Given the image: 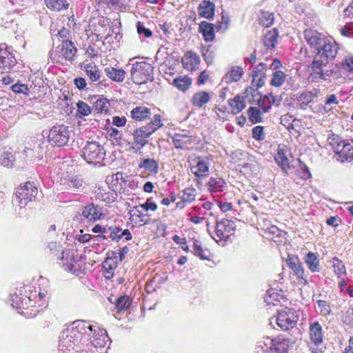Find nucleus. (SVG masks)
Returning <instances> with one entry per match:
<instances>
[{
    "mask_svg": "<svg viewBox=\"0 0 353 353\" xmlns=\"http://www.w3.org/2000/svg\"><path fill=\"white\" fill-rule=\"evenodd\" d=\"M161 117L160 114H154L152 121L147 125L142 126L148 134L152 135L155 131L163 126Z\"/></svg>",
    "mask_w": 353,
    "mask_h": 353,
    "instance_id": "2f4dec72",
    "label": "nucleus"
},
{
    "mask_svg": "<svg viewBox=\"0 0 353 353\" xmlns=\"http://www.w3.org/2000/svg\"><path fill=\"white\" fill-rule=\"evenodd\" d=\"M341 34L344 37H353V22L347 23L340 30Z\"/></svg>",
    "mask_w": 353,
    "mask_h": 353,
    "instance_id": "052dcab7",
    "label": "nucleus"
},
{
    "mask_svg": "<svg viewBox=\"0 0 353 353\" xmlns=\"http://www.w3.org/2000/svg\"><path fill=\"white\" fill-rule=\"evenodd\" d=\"M275 103V97L272 94L265 95L262 97L259 107L263 112L269 111L272 105Z\"/></svg>",
    "mask_w": 353,
    "mask_h": 353,
    "instance_id": "a18cd8bd",
    "label": "nucleus"
},
{
    "mask_svg": "<svg viewBox=\"0 0 353 353\" xmlns=\"http://www.w3.org/2000/svg\"><path fill=\"white\" fill-rule=\"evenodd\" d=\"M82 157L90 164H99L105 159V151L102 145L96 141H91L82 149Z\"/></svg>",
    "mask_w": 353,
    "mask_h": 353,
    "instance_id": "f03ea898",
    "label": "nucleus"
},
{
    "mask_svg": "<svg viewBox=\"0 0 353 353\" xmlns=\"http://www.w3.org/2000/svg\"><path fill=\"white\" fill-rule=\"evenodd\" d=\"M49 141L52 145L61 147L66 145L69 140V131L65 125H55L48 134Z\"/></svg>",
    "mask_w": 353,
    "mask_h": 353,
    "instance_id": "0eeeda50",
    "label": "nucleus"
},
{
    "mask_svg": "<svg viewBox=\"0 0 353 353\" xmlns=\"http://www.w3.org/2000/svg\"><path fill=\"white\" fill-rule=\"evenodd\" d=\"M194 253L196 256L199 257L202 260L208 259V252L204 250L200 242L199 241H194V248H193Z\"/></svg>",
    "mask_w": 353,
    "mask_h": 353,
    "instance_id": "603ef678",
    "label": "nucleus"
},
{
    "mask_svg": "<svg viewBox=\"0 0 353 353\" xmlns=\"http://www.w3.org/2000/svg\"><path fill=\"white\" fill-rule=\"evenodd\" d=\"M310 338L315 344L319 345L323 342L322 327L319 322H314L310 325Z\"/></svg>",
    "mask_w": 353,
    "mask_h": 353,
    "instance_id": "4be33fe9",
    "label": "nucleus"
},
{
    "mask_svg": "<svg viewBox=\"0 0 353 353\" xmlns=\"http://www.w3.org/2000/svg\"><path fill=\"white\" fill-rule=\"evenodd\" d=\"M236 225L233 221L229 219L217 220L214 235L211 236L216 241H226L234 232Z\"/></svg>",
    "mask_w": 353,
    "mask_h": 353,
    "instance_id": "423d86ee",
    "label": "nucleus"
},
{
    "mask_svg": "<svg viewBox=\"0 0 353 353\" xmlns=\"http://www.w3.org/2000/svg\"><path fill=\"white\" fill-rule=\"evenodd\" d=\"M199 14L206 19L212 18L214 14V3L210 1H203L199 5Z\"/></svg>",
    "mask_w": 353,
    "mask_h": 353,
    "instance_id": "c756f323",
    "label": "nucleus"
},
{
    "mask_svg": "<svg viewBox=\"0 0 353 353\" xmlns=\"http://www.w3.org/2000/svg\"><path fill=\"white\" fill-rule=\"evenodd\" d=\"M137 32L139 34H143L145 37H150L152 36V32L150 30L147 29L143 23L138 22L137 25Z\"/></svg>",
    "mask_w": 353,
    "mask_h": 353,
    "instance_id": "e2e57ef3",
    "label": "nucleus"
},
{
    "mask_svg": "<svg viewBox=\"0 0 353 353\" xmlns=\"http://www.w3.org/2000/svg\"><path fill=\"white\" fill-rule=\"evenodd\" d=\"M257 89L258 88H256L255 89H253L252 88H246L245 94H246V97H248L250 94H252V98L248 99L250 103H256L259 105L263 96L259 92H258Z\"/></svg>",
    "mask_w": 353,
    "mask_h": 353,
    "instance_id": "c03bdc74",
    "label": "nucleus"
},
{
    "mask_svg": "<svg viewBox=\"0 0 353 353\" xmlns=\"http://www.w3.org/2000/svg\"><path fill=\"white\" fill-rule=\"evenodd\" d=\"M303 34L310 49L315 53L328 39L323 34L312 29L305 30Z\"/></svg>",
    "mask_w": 353,
    "mask_h": 353,
    "instance_id": "6e6552de",
    "label": "nucleus"
},
{
    "mask_svg": "<svg viewBox=\"0 0 353 353\" xmlns=\"http://www.w3.org/2000/svg\"><path fill=\"white\" fill-rule=\"evenodd\" d=\"M74 349V342L72 336L66 335L62 336L59 343V350L63 352H67Z\"/></svg>",
    "mask_w": 353,
    "mask_h": 353,
    "instance_id": "4c0bfd02",
    "label": "nucleus"
},
{
    "mask_svg": "<svg viewBox=\"0 0 353 353\" xmlns=\"http://www.w3.org/2000/svg\"><path fill=\"white\" fill-rule=\"evenodd\" d=\"M318 305L321 308V312L324 315H327L330 312V307L325 301L319 300L318 301Z\"/></svg>",
    "mask_w": 353,
    "mask_h": 353,
    "instance_id": "338daca9",
    "label": "nucleus"
},
{
    "mask_svg": "<svg viewBox=\"0 0 353 353\" xmlns=\"http://www.w3.org/2000/svg\"><path fill=\"white\" fill-rule=\"evenodd\" d=\"M305 262L312 272H319V261L315 254L309 252L306 255Z\"/></svg>",
    "mask_w": 353,
    "mask_h": 353,
    "instance_id": "79ce46f5",
    "label": "nucleus"
},
{
    "mask_svg": "<svg viewBox=\"0 0 353 353\" xmlns=\"http://www.w3.org/2000/svg\"><path fill=\"white\" fill-rule=\"evenodd\" d=\"M252 137L256 140H263L265 138L263 128L262 126L258 125L252 129Z\"/></svg>",
    "mask_w": 353,
    "mask_h": 353,
    "instance_id": "680f3d73",
    "label": "nucleus"
},
{
    "mask_svg": "<svg viewBox=\"0 0 353 353\" xmlns=\"http://www.w3.org/2000/svg\"><path fill=\"white\" fill-rule=\"evenodd\" d=\"M189 141V137L185 134H175L172 139L175 148L181 149L187 148Z\"/></svg>",
    "mask_w": 353,
    "mask_h": 353,
    "instance_id": "37998d69",
    "label": "nucleus"
},
{
    "mask_svg": "<svg viewBox=\"0 0 353 353\" xmlns=\"http://www.w3.org/2000/svg\"><path fill=\"white\" fill-rule=\"evenodd\" d=\"M88 329L90 332H86L88 335L94 332L93 335L90 338V342L95 347H104L108 341V336L104 330H100L96 326L88 325Z\"/></svg>",
    "mask_w": 353,
    "mask_h": 353,
    "instance_id": "9b49d317",
    "label": "nucleus"
},
{
    "mask_svg": "<svg viewBox=\"0 0 353 353\" xmlns=\"http://www.w3.org/2000/svg\"><path fill=\"white\" fill-rule=\"evenodd\" d=\"M290 151L285 145H279L277 148V152L275 154L274 160L278 165L282 169L283 172L288 174L290 170Z\"/></svg>",
    "mask_w": 353,
    "mask_h": 353,
    "instance_id": "f8f14e48",
    "label": "nucleus"
},
{
    "mask_svg": "<svg viewBox=\"0 0 353 353\" xmlns=\"http://www.w3.org/2000/svg\"><path fill=\"white\" fill-rule=\"evenodd\" d=\"M319 92V90L313 89L301 93L298 97V101L301 108L305 109L310 103L318 97Z\"/></svg>",
    "mask_w": 353,
    "mask_h": 353,
    "instance_id": "5701e85b",
    "label": "nucleus"
},
{
    "mask_svg": "<svg viewBox=\"0 0 353 353\" xmlns=\"http://www.w3.org/2000/svg\"><path fill=\"white\" fill-rule=\"evenodd\" d=\"M229 104L232 108V113L234 114L239 113L245 107L243 97L239 95L236 96L233 99H230Z\"/></svg>",
    "mask_w": 353,
    "mask_h": 353,
    "instance_id": "c9c22d12",
    "label": "nucleus"
},
{
    "mask_svg": "<svg viewBox=\"0 0 353 353\" xmlns=\"http://www.w3.org/2000/svg\"><path fill=\"white\" fill-rule=\"evenodd\" d=\"M279 33L276 29L268 31L263 37V44L267 49H272L277 42Z\"/></svg>",
    "mask_w": 353,
    "mask_h": 353,
    "instance_id": "473e14b6",
    "label": "nucleus"
},
{
    "mask_svg": "<svg viewBox=\"0 0 353 353\" xmlns=\"http://www.w3.org/2000/svg\"><path fill=\"white\" fill-rule=\"evenodd\" d=\"M114 195L115 194L112 192H105L104 194L99 192V191L97 192V197L106 203L113 202L115 199Z\"/></svg>",
    "mask_w": 353,
    "mask_h": 353,
    "instance_id": "13d9d810",
    "label": "nucleus"
},
{
    "mask_svg": "<svg viewBox=\"0 0 353 353\" xmlns=\"http://www.w3.org/2000/svg\"><path fill=\"white\" fill-rule=\"evenodd\" d=\"M130 305L131 301L127 296H120L115 303L116 307L118 309L119 312L127 310Z\"/></svg>",
    "mask_w": 353,
    "mask_h": 353,
    "instance_id": "3c124183",
    "label": "nucleus"
},
{
    "mask_svg": "<svg viewBox=\"0 0 353 353\" xmlns=\"http://www.w3.org/2000/svg\"><path fill=\"white\" fill-rule=\"evenodd\" d=\"M102 214V209L94 203L84 207L82 211V215L84 218L93 221L99 219Z\"/></svg>",
    "mask_w": 353,
    "mask_h": 353,
    "instance_id": "412c9836",
    "label": "nucleus"
},
{
    "mask_svg": "<svg viewBox=\"0 0 353 353\" xmlns=\"http://www.w3.org/2000/svg\"><path fill=\"white\" fill-rule=\"evenodd\" d=\"M200 31L202 32L204 39L206 41H211L214 38L213 25L206 21H202L199 26Z\"/></svg>",
    "mask_w": 353,
    "mask_h": 353,
    "instance_id": "e433bc0d",
    "label": "nucleus"
},
{
    "mask_svg": "<svg viewBox=\"0 0 353 353\" xmlns=\"http://www.w3.org/2000/svg\"><path fill=\"white\" fill-rule=\"evenodd\" d=\"M104 72L109 79L116 82H122L125 75V72L123 69L113 67L105 68Z\"/></svg>",
    "mask_w": 353,
    "mask_h": 353,
    "instance_id": "bb28decb",
    "label": "nucleus"
},
{
    "mask_svg": "<svg viewBox=\"0 0 353 353\" xmlns=\"http://www.w3.org/2000/svg\"><path fill=\"white\" fill-rule=\"evenodd\" d=\"M108 101L105 99H98L94 105V110L97 112H102L108 110Z\"/></svg>",
    "mask_w": 353,
    "mask_h": 353,
    "instance_id": "6e6d98bb",
    "label": "nucleus"
},
{
    "mask_svg": "<svg viewBox=\"0 0 353 353\" xmlns=\"http://www.w3.org/2000/svg\"><path fill=\"white\" fill-rule=\"evenodd\" d=\"M210 94L205 91H199L195 92L191 99L192 104L197 108H201L209 102Z\"/></svg>",
    "mask_w": 353,
    "mask_h": 353,
    "instance_id": "cd10ccee",
    "label": "nucleus"
},
{
    "mask_svg": "<svg viewBox=\"0 0 353 353\" xmlns=\"http://www.w3.org/2000/svg\"><path fill=\"white\" fill-rule=\"evenodd\" d=\"M132 118L138 121H143L148 119L152 113L150 108L145 106H137L131 112Z\"/></svg>",
    "mask_w": 353,
    "mask_h": 353,
    "instance_id": "393cba45",
    "label": "nucleus"
},
{
    "mask_svg": "<svg viewBox=\"0 0 353 353\" xmlns=\"http://www.w3.org/2000/svg\"><path fill=\"white\" fill-rule=\"evenodd\" d=\"M207 185L210 192L223 191L226 187V183L220 177L210 178Z\"/></svg>",
    "mask_w": 353,
    "mask_h": 353,
    "instance_id": "72a5a7b5",
    "label": "nucleus"
},
{
    "mask_svg": "<svg viewBox=\"0 0 353 353\" xmlns=\"http://www.w3.org/2000/svg\"><path fill=\"white\" fill-rule=\"evenodd\" d=\"M14 157L10 152L6 149H0V164L5 167H10L13 165Z\"/></svg>",
    "mask_w": 353,
    "mask_h": 353,
    "instance_id": "a19ab883",
    "label": "nucleus"
},
{
    "mask_svg": "<svg viewBox=\"0 0 353 353\" xmlns=\"http://www.w3.org/2000/svg\"><path fill=\"white\" fill-rule=\"evenodd\" d=\"M298 175L303 180H306L311 176L310 172L305 165L301 167V170L298 171Z\"/></svg>",
    "mask_w": 353,
    "mask_h": 353,
    "instance_id": "774afa93",
    "label": "nucleus"
},
{
    "mask_svg": "<svg viewBox=\"0 0 353 353\" xmlns=\"http://www.w3.org/2000/svg\"><path fill=\"white\" fill-rule=\"evenodd\" d=\"M79 259L80 257L76 250L68 249L62 252L60 264L65 270L72 271Z\"/></svg>",
    "mask_w": 353,
    "mask_h": 353,
    "instance_id": "ddd939ff",
    "label": "nucleus"
},
{
    "mask_svg": "<svg viewBox=\"0 0 353 353\" xmlns=\"http://www.w3.org/2000/svg\"><path fill=\"white\" fill-rule=\"evenodd\" d=\"M46 4L48 8L54 10H61L63 6L62 0H45Z\"/></svg>",
    "mask_w": 353,
    "mask_h": 353,
    "instance_id": "bf43d9fd",
    "label": "nucleus"
},
{
    "mask_svg": "<svg viewBox=\"0 0 353 353\" xmlns=\"http://www.w3.org/2000/svg\"><path fill=\"white\" fill-rule=\"evenodd\" d=\"M342 68L348 72H353V55H347L342 63Z\"/></svg>",
    "mask_w": 353,
    "mask_h": 353,
    "instance_id": "4d7b16f0",
    "label": "nucleus"
},
{
    "mask_svg": "<svg viewBox=\"0 0 353 353\" xmlns=\"http://www.w3.org/2000/svg\"><path fill=\"white\" fill-rule=\"evenodd\" d=\"M272 344L274 350L278 353H285L290 348L292 347L295 343L294 339L284 337L283 336H279L276 338L272 339Z\"/></svg>",
    "mask_w": 353,
    "mask_h": 353,
    "instance_id": "dca6fc26",
    "label": "nucleus"
},
{
    "mask_svg": "<svg viewBox=\"0 0 353 353\" xmlns=\"http://www.w3.org/2000/svg\"><path fill=\"white\" fill-rule=\"evenodd\" d=\"M243 74V69L239 66L232 67L231 69L224 75L222 81L225 83H230L238 81Z\"/></svg>",
    "mask_w": 353,
    "mask_h": 353,
    "instance_id": "a878e982",
    "label": "nucleus"
},
{
    "mask_svg": "<svg viewBox=\"0 0 353 353\" xmlns=\"http://www.w3.org/2000/svg\"><path fill=\"white\" fill-rule=\"evenodd\" d=\"M286 262L297 278L303 280L305 283L306 279L304 278V271L298 256L294 255L288 256Z\"/></svg>",
    "mask_w": 353,
    "mask_h": 353,
    "instance_id": "6ab92c4d",
    "label": "nucleus"
},
{
    "mask_svg": "<svg viewBox=\"0 0 353 353\" xmlns=\"http://www.w3.org/2000/svg\"><path fill=\"white\" fill-rule=\"evenodd\" d=\"M16 59L6 49L0 48V72L8 73L15 65Z\"/></svg>",
    "mask_w": 353,
    "mask_h": 353,
    "instance_id": "4468645a",
    "label": "nucleus"
},
{
    "mask_svg": "<svg viewBox=\"0 0 353 353\" xmlns=\"http://www.w3.org/2000/svg\"><path fill=\"white\" fill-rule=\"evenodd\" d=\"M181 63L184 69L191 72L195 71L199 68L200 58L196 53L188 51L182 57Z\"/></svg>",
    "mask_w": 353,
    "mask_h": 353,
    "instance_id": "2eb2a0df",
    "label": "nucleus"
},
{
    "mask_svg": "<svg viewBox=\"0 0 353 353\" xmlns=\"http://www.w3.org/2000/svg\"><path fill=\"white\" fill-rule=\"evenodd\" d=\"M209 157H197L190 165L191 172L198 177H205L208 175L210 168Z\"/></svg>",
    "mask_w": 353,
    "mask_h": 353,
    "instance_id": "9d476101",
    "label": "nucleus"
},
{
    "mask_svg": "<svg viewBox=\"0 0 353 353\" xmlns=\"http://www.w3.org/2000/svg\"><path fill=\"white\" fill-rule=\"evenodd\" d=\"M266 65L263 63L258 64L252 71V85L253 87L259 88L264 84L265 72Z\"/></svg>",
    "mask_w": 353,
    "mask_h": 353,
    "instance_id": "a211bd4d",
    "label": "nucleus"
},
{
    "mask_svg": "<svg viewBox=\"0 0 353 353\" xmlns=\"http://www.w3.org/2000/svg\"><path fill=\"white\" fill-rule=\"evenodd\" d=\"M140 209V206L137 205L130 210V220L136 224L145 225L148 221L145 219L146 216L141 212Z\"/></svg>",
    "mask_w": 353,
    "mask_h": 353,
    "instance_id": "7c9ffc66",
    "label": "nucleus"
},
{
    "mask_svg": "<svg viewBox=\"0 0 353 353\" xmlns=\"http://www.w3.org/2000/svg\"><path fill=\"white\" fill-rule=\"evenodd\" d=\"M196 190L192 187L185 188L181 196L183 202L190 203L195 199Z\"/></svg>",
    "mask_w": 353,
    "mask_h": 353,
    "instance_id": "49530a36",
    "label": "nucleus"
},
{
    "mask_svg": "<svg viewBox=\"0 0 353 353\" xmlns=\"http://www.w3.org/2000/svg\"><path fill=\"white\" fill-rule=\"evenodd\" d=\"M153 67L146 61L137 62L132 65L131 78L137 84L145 83L152 77Z\"/></svg>",
    "mask_w": 353,
    "mask_h": 353,
    "instance_id": "20e7f679",
    "label": "nucleus"
},
{
    "mask_svg": "<svg viewBox=\"0 0 353 353\" xmlns=\"http://www.w3.org/2000/svg\"><path fill=\"white\" fill-rule=\"evenodd\" d=\"M63 185L67 186L68 190L81 191L83 189L84 181L79 175L68 176L61 179Z\"/></svg>",
    "mask_w": 353,
    "mask_h": 353,
    "instance_id": "aec40b11",
    "label": "nucleus"
},
{
    "mask_svg": "<svg viewBox=\"0 0 353 353\" xmlns=\"http://www.w3.org/2000/svg\"><path fill=\"white\" fill-rule=\"evenodd\" d=\"M85 72L91 81L95 82L100 80L101 73L96 65L92 63L86 64Z\"/></svg>",
    "mask_w": 353,
    "mask_h": 353,
    "instance_id": "f704fd0d",
    "label": "nucleus"
},
{
    "mask_svg": "<svg viewBox=\"0 0 353 353\" xmlns=\"http://www.w3.org/2000/svg\"><path fill=\"white\" fill-rule=\"evenodd\" d=\"M281 123L286 128H289L292 125V122L294 121L293 117L290 114H283L281 117Z\"/></svg>",
    "mask_w": 353,
    "mask_h": 353,
    "instance_id": "69168bd1",
    "label": "nucleus"
},
{
    "mask_svg": "<svg viewBox=\"0 0 353 353\" xmlns=\"http://www.w3.org/2000/svg\"><path fill=\"white\" fill-rule=\"evenodd\" d=\"M248 117L252 123H256L261 121V112L256 107H250L248 110Z\"/></svg>",
    "mask_w": 353,
    "mask_h": 353,
    "instance_id": "09e8293b",
    "label": "nucleus"
},
{
    "mask_svg": "<svg viewBox=\"0 0 353 353\" xmlns=\"http://www.w3.org/2000/svg\"><path fill=\"white\" fill-rule=\"evenodd\" d=\"M106 233H108L109 238L112 241H119L121 239V228L119 227H108Z\"/></svg>",
    "mask_w": 353,
    "mask_h": 353,
    "instance_id": "5fc2aeb1",
    "label": "nucleus"
},
{
    "mask_svg": "<svg viewBox=\"0 0 353 353\" xmlns=\"http://www.w3.org/2000/svg\"><path fill=\"white\" fill-rule=\"evenodd\" d=\"M139 169H144L151 173L157 174L159 170V163L154 159L150 158L143 159L139 163Z\"/></svg>",
    "mask_w": 353,
    "mask_h": 353,
    "instance_id": "c85d7f7f",
    "label": "nucleus"
},
{
    "mask_svg": "<svg viewBox=\"0 0 353 353\" xmlns=\"http://www.w3.org/2000/svg\"><path fill=\"white\" fill-rule=\"evenodd\" d=\"M285 77L284 73L281 70L275 71L271 79V85L275 87H279L285 82Z\"/></svg>",
    "mask_w": 353,
    "mask_h": 353,
    "instance_id": "8fccbe9b",
    "label": "nucleus"
},
{
    "mask_svg": "<svg viewBox=\"0 0 353 353\" xmlns=\"http://www.w3.org/2000/svg\"><path fill=\"white\" fill-rule=\"evenodd\" d=\"M76 53L77 48H75L73 42L69 40H63L62 41L61 54L63 57L68 61H72L73 60Z\"/></svg>",
    "mask_w": 353,
    "mask_h": 353,
    "instance_id": "b1692460",
    "label": "nucleus"
},
{
    "mask_svg": "<svg viewBox=\"0 0 353 353\" xmlns=\"http://www.w3.org/2000/svg\"><path fill=\"white\" fill-rule=\"evenodd\" d=\"M133 143L132 149L138 148L139 149L143 148L148 143V139L150 137V134L143 130L142 127L137 128L132 132Z\"/></svg>",
    "mask_w": 353,
    "mask_h": 353,
    "instance_id": "f3484780",
    "label": "nucleus"
},
{
    "mask_svg": "<svg viewBox=\"0 0 353 353\" xmlns=\"http://www.w3.org/2000/svg\"><path fill=\"white\" fill-rule=\"evenodd\" d=\"M332 262H333L332 267L334 269V272L335 274L337 276V277L342 278L343 276H346V274H347L346 268H345L344 263L342 262V261H341L340 259H339L336 257H334L332 259Z\"/></svg>",
    "mask_w": 353,
    "mask_h": 353,
    "instance_id": "ea45409f",
    "label": "nucleus"
},
{
    "mask_svg": "<svg viewBox=\"0 0 353 353\" xmlns=\"http://www.w3.org/2000/svg\"><path fill=\"white\" fill-rule=\"evenodd\" d=\"M297 320L298 316L295 312L288 310L278 313L276 323L281 329L287 330L293 328L296 325Z\"/></svg>",
    "mask_w": 353,
    "mask_h": 353,
    "instance_id": "1a4fd4ad",
    "label": "nucleus"
},
{
    "mask_svg": "<svg viewBox=\"0 0 353 353\" xmlns=\"http://www.w3.org/2000/svg\"><path fill=\"white\" fill-rule=\"evenodd\" d=\"M191 83V79L187 76L179 77L173 81V85L181 91L188 90Z\"/></svg>",
    "mask_w": 353,
    "mask_h": 353,
    "instance_id": "58836bf2",
    "label": "nucleus"
},
{
    "mask_svg": "<svg viewBox=\"0 0 353 353\" xmlns=\"http://www.w3.org/2000/svg\"><path fill=\"white\" fill-rule=\"evenodd\" d=\"M12 90L16 93H23L24 94H28V88L25 84L16 83L12 86Z\"/></svg>",
    "mask_w": 353,
    "mask_h": 353,
    "instance_id": "0e129e2a",
    "label": "nucleus"
},
{
    "mask_svg": "<svg viewBox=\"0 0 353 353\" xmlns=\"http://www.w3.org/2000/svg\"><path fill=\"white\" fill-rule=\"evenodd\" d=\"M77 114L79 116V118H81V117H85V116H88L92 112V109H91L90 106H89L86 103H85L83 101H79L77 103Z\"/></svg>",
    "mask_w": 353,
    "mask_h": 353,
    "instance_id": "de8ad7c7",
    "label": "nucleus"
},
{
    "mask_svg": "<svg viewBox=\"0 0 353 353\" xmlns=\"http://www.w3.org/2000/svg\"><path fill=\"white\" fill-rule=\"evenodd\" d=\"M328 142L338 155V160L343 162L353 159V142L342 141L339 137H329Z\"/></svg>",
    "mask_w": 353,
    "mask_h": 353,
    "instance_id": "7ed1b4c3",
    "label": "nucleus"
},
{
    "mask_svg": "<svg viewBox=\"0 0 353 353\" xmlns=\"http://www.w3.org/2000/svg\"><path fill=\"white\" fill-rule=\"evenodd\" d=\"M339 50L337 43L327 39L321 47L316 51L313 61L311 63V77L314 79L328 81L332 71L327 70V63L333 60Z\"/></svg>",
    "mask_w": 353,
    "mask_h": 353,
    "instance_id": "f257e3e1",
    "label": "nucleus"
},
{
    "mask_svg": "<svg viewBox=\"0 0 353 353\" xmlns=\"http://www.w3.org/2000/svg\"><path fill=\"white\" fill-rule=\"evenodd\" d=\"M38 194L37 188L33 182H27L17 188L15 203H17L20 210L25 208L27 204L35 199Z\"/></svg>",
    "mask_w": 353,
    "mask_h": 353,
    "instance_id": "39448f33",
    "label": "nucleus"
},
{
    "mask_svg": "<svg viewBox=\"0 0 353 353\" xmlns=\"http://www.w3.org/2000/svg\"><path fill=\"white\" fill-rule=\"evenodd\" d=\"M260 23L265 27H270L273 24L274 17L273 13L269 12H261L260 17Z\"/></svg>",
    "mask_w": 353,
    "mask_h": 353,
    "instance_id": "864d4df0",
    "label": "nucleus"
}]
</instances>
